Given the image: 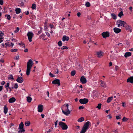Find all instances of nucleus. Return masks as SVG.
<instances>
[{"mask_svg": "<svg viewBox=\"0 0 133 133\" xmlns=\"http://www.w3.org/2000/svg\"><path fill=\"white\" fill-rule=\"evenodd\" d=\"M62 112L65 115H68L69 114L70 111L69 109V104L67 103L64 104L62 107Z\"/></svg>", "mask_w": 133, "mask_h": 133, "instance_id": "f257e3e1", "label": "nucleus"}, {"mask_svg": "<svg viewBox=\"0 0 133 133\" xmlns=\"http://www.w3.org/2000/svg\"><path fill=\"white\" fill-rule=\"evenodd\" d=\"M33 62L32 60L30 59L27 63L26 75H29L30 74V70L33 65Z\"/></svg>", "mask_w": 133, "mask_h": 133, "instance_id": "f03ea898", "label": "nucleus"}, {"mask_svg": "<svg viewBox=\"0 0 133 133\" xmlns=\"http://www.w3.org/2000/svg\"><path fill=\"white\" fill-rule=\"evenodd\" d=\"M91 123L89 121H88L85 123L80 132V133H85L87 130L88 129Z\"/></svg>", "mask_w": 133, "mask_h": 133, "instance_id": "7ed1b4c3", "label": "nucleus"}, {"mask_svg": "<svg viewBox=\"0 0 133 133\" xmlns=\"http://www.w3.org/2000/svg\"><path fill=\"white\" fill-rule=\"evenodd\" d=\"M59 125L62 129L64 130H66L67 129L68 127L65 123L62 122H59Z\"/></svg>", "mask_w": 133, "mask_h": 133, "instance_id": "20e7f679", "label": "nucleus"}, {"mask_svg": "<svg viewBox=\"0 0 133 133\" xmlns=\"http://www.w3.org/2000/svg\"><path fill=\"white\" fill-rule=\"evenodd\" d=\"M116 24L118 27H119L120 26H122L124 27V25L126 24V23L124 21L121 20H118L117 21Z\"/></svg>", "mask_w": 133, "mask_h": 133, "instance_id": "39448f33", "label": "nucleus"}, {"mask_svg": "<svg viewBox=\"0 0 133 133\" xmlns=\"http://www.w3.org/2000/svg\"><path fill=\"white\" fill-rule=\"evenodd\" d=\"M24 126V125L23 122H21L19 125L18 129H20V130L18 131V133H22V132L25 131V130L23 129Z\"/></svg>", "mask_w": 133, "mask_h": 133, "instance_id": "423d86ee", "label": "nucleus"}, {"mask_svg": "<svg viewBox=\"0 0 133 133\" xmlns=\"http://www.w3.org/2000/svg\"><path fill=\"white\" fill-rule=\"evenodd\" d=\"M104 55V53L102 51L99 50L96 52L95 55L96 56L99 58H101L103 57Z\"/></svg>", "mask_w": 133, "mask_h": 133, "instance_id": "0eeeda50", "label": "nucleus"}, {"mask_svg": "<svg viewBox=\"0 0 133 133\" xmlns=\"http://www.w3.org/2000/svg\"><path fill=\"white\" fill-rule=\"evenodd\" d=\"M29 41L31 42L32 41V38L34 36V34L32 32H29L27 34Z\"/></svg>", "mask_w": 133, "mask_h": 133, "instance_id": "6e6552de", "label": "nucleus"}, {"mask_svg": "<svg viewBox=\"0 0 133 133\" xmlns=\"http://www.w3.org/2000/svg\"><path fill=\"white\" fill-rule=\"evenodd\" d=\"M88 101V99L85 98L80 99L79 100L80 103L82 104H85L87 103Z\"/></svg>", "mask_w": 133, "mask_h": 133, "instance_id": "1a4fd4ad", "label": "nucleus"}, {"mask_svg": "<svg viewBox=\"0 0 133 133\" xmlns=\"http://www.w3.org/2000/svg\"><path fill=\"white\" fill-rule=\"evenodd\" d=\"M52 83L53 84H57L59 86L60 85V81L58 79H56L52 82Z\"/></svg>", "mask_w": 133, "mask_h": 133, "instance_id": "9d476101", "label": "nucleus"}, {"mask_svg": "<svg viewBox=\"0 0 133 133\" xmlns=\"http://www.w3.org/2000/svg\"><path fill=\"white\" fill-rule=\"evenodd\" d=\"M80 81L81 83L83 84L86 83L87 82L86 79L84 76H82L81 77Z\"/></svg>", "mask_w": 133, "mask_h": 133, "instance_id": "9b49d317", "label": "nucleus"}, {"mask_svg": "<svg viewBox=\"0 0 133 133\" xmlns=\"http://www.w3.org/2000/svg\"><path fill=\"white\" fill-rule=\"evenodd\" d=\"M102 35L104 38L107 37L109 36L110 35L109 32L108 31L104 32L102 33Z\"/></svg>", "mask_w": 133, "mask_h": 133, "instance_id": "f8f14e48", "label": "nucleus"}, {"mask_svg": "<svg viewBox=\"0 0 133 133\" xmlns=\"http://www.w3.org/2000/svg\"><path fill=\"white\" fill-rule=\"evenodd\" d=\"M124 27L126 30H128L130 32H131V28L130 26L126 24L124 26Z\"/></svg>", "mask_w": 133, "mask_h": 133, "instance_id": "ddd939ff", "label": "nucleus"}, {"mask_svg": "<svg viewBox=\"0 0 133 133\" xmlns=\"http://www.w3.org/2000/svg\"><path fill=\"white\" fill-rule=\"evenodd\" d=\"M113 30L114 32L116 34L119 33L121 31V29L116 27L114 28Z\"/></svg>", "mask_w": 133, "mask_h": 133, "instance_id": "4468645a", "label": "nucleus"}, {"mask_svg": "<svg viewBox=\"0 0 133 133\" xmlns=\"http://www.w3.org/2000/svg\"><path fill=\"white\" fill-rule=\"evenodd\" d=\"M16 80L18 82L22 83L23 82L24 80L22 77H18Z\"/></svg>", "mask_w": 133, "mask_h": 133, "instance_id": "2eb2a0df", "label": "nucleus"}, {"mask_svg": "<svg viewBox=\"0 0 133 133\" xmlns=\"http://www.w3.org/2000/svg\"><path fill=\"white\" fill-rule=\"evenodd\" d=\"M69 37L66 35H64L62 37V41L63 42H65V41H68L69 39Z\"/></svg>", "mask_w": 133, "mask_h": 133, "instance_id": "dca6fc26", "label": "nucleus"}, {"mask_svg": "<svg viewBox=\"0 0 133 133\" xmlns=\"http://www.w3.org/2000/svg\"><path fill=\"white\" fill-rule=\"evenodd\" d=\"M38 111L39 112H41L43 111V105H39L38 107Z\"/></svg>", "mask_w": 133, "mask_h": 133, "instance_id": "f3484780", "label": "nucleus"}, {"mask_svg": "<svg viewBox=\"0 0 133 133\" xmlns=\"http://www.w3.org/2000/svg\"><path fill=\"white\" fill-rule=\"evenodd\" d=\"M16 100L15 98L14 97H12L10 98L9 100V103H11L15 102Z\"/></svg>", "mask_w": 133, "mask_h": 133, "instance_id": "a211bd4d", "label": "nucleus"}, {"mask_svg": "<svg viewBox=\"0 0 133 133\" xmlns=\"http://www.w3.org/2000/svg\"><path fill=\"white\" fill-rule=\"evenodd\" d=\"M131 55V53L130 52H125L124 55V56L125 57H128L130 56Z\"/></svg>", "mask_w": 133, "mask_h": 133, "instance_id": "6ab92c4d", "label": "nucleus"}, {"mask_svg": "<svg viewBox=\"0 0 133 133\" xmlns=\"http://www.w3.org/2000/svg\"><path fill=\"white\" fill-rule=\"evenodd\" d=\"M127 82H130L131 83H133V77H131L129 78L127 80Z\"/></svg>", "mask_w": 133, "mask_h": 133, "instance_id": "aec40b11", "label": "nucleus"}, {"mask_svg": "<svg viewBox=\"0 0 133 133\" xmlns=\"http://www.w3.org/2000/svg\"><path fill=\"white\" fill-rule=\"evenodd\" d=\"M15 10L16 13L17 14H19L20 13L21 11L20 9L18 8H16Z\"/></svg>", "mask_w": 133, "mask_h": 133, "instance_id": "412c9836", "label": "nucleus"}, {"mask_svg": "<svg viewBox=\"0 0 133 133\" xmlns=\"http://www.w3.org/2000/svg\"><path fill=\"white\" fill-rule=\"evenodd\" d=\"M8 111V108L6 105H4V112L6 114Z\"/></svg>", "mask_w": 133, "mask_h": 133, "instance_id": "4be33fe9", "label": "nucleus"}, {"mask_svg": "<svg viewBox=\"0 0 133 133\" xmlns=\"http://www.w3.org/2000/svg\"><path fill=\"white\" fill-rule=\"evenodd\" d=\"M101 86L104 87L106 86V84L105 82L102 81H101Z\"/></svg>", "mask_w": 133, "mask_h": 133, "instance_id": "5701e85b", "label": "nucleus"}, {"mask_svg": "<svg viewBox=\"0 0 133 133\" xmlns=\"http://www.w3.org/2000/svg\"><path fill=\"white\" fill-rule=\"evenodd\" d=\"M113 99V97L111 96L110 97H109L107 101V102L108 103H110L111 101Z\"/></svg>", "mask_w": 133, "mask_h": 133, "instance_id": "b1692460", "label": "nucleus"}, {"mask_svg": "<svg viewBox=\"0 0 133 133\" xmlns=\"http://www.w3.org/2000/svg\"><path fill=\"white\" fill-rule=\"evenodd\" d=\"M5 16L6 17V19L8 20H10L11 17L10 15L6 14L5 15Z\"/></svg>", "mask_w": 133, "mask_h": 133, "instance_id": "393cba45", "label": "nucleus"}, {"mask_svg": "<svg viewBox=\"0 0 133 133\" xmlns=\"http://www.w3.org/2000/svg\"><path fill=\"white\" fill-rule=\"evenodd\" d=\"M84 120V118L83 117H81V118L78 119V121L79 122H81L83 121Z\"/></svg>", "mask_w": 133, "mask_h": 133, "instance_id": "a878e982", "label": "nucleus"}, {"mask_svg": "<svg viewBox=\"0 0 133 133\" xmlns=\"http://www.w3.org/2000/svg\"><path fill=\"white\" fill-rule=\"evenodd\" d=\"M30 122L29 121L26 122L25 123V125L26 126H29L30 125Z\"/></svg>", "mask_w": 133, "mask_h": 133, "instance_id": "bb28decb", "label": "nucleus"}, {"mask_svg": "<svg viewBox=\"0 0 133 133\" xmlns=\"http://www.w3.org/2000/svg\"><path fill=\"white\" fill-rule=\"evenodd\" d=\"M111 16L112 18L114 19H116V16L114 14H111Z\"/></svg>", "mask_w": 133, "mask_h": 133, "instance_id": "cd10ccee", "label": "nucleus"}, {"mask_svg": "<svg viewBox=\"0 0 133 133\" xmlns=\"http://www.w3.org/2000/svg\"><path fill=\"white\" fill-rule=\"evenodd\" d=\"M31 8L32 10L36 9V5L35 4H32L31 6Z\"/></svg>", "mask_w": 133, "mask_h": 133, "instance_id": "c85d7f7f", "label": "nucleus"}, {"mask_svg": "<svg viewBox=\"0 0 133 133\" xmlns=\"http://www.w3.org/2000/svg\"><path fill=\"white\" fill-rule=\"evenodd\" d=\"M32 100V98L30 97H27V101L28 102H30Z\"/></svg>", "mask_w": 133, "mask_h": 133, "instance_id": "c756f323", "label": "nucleus"}, {"mask_svg": "<svg viewBox=\"0 0 133 133\" xmlns=\"http://www.w3.org/2000/svg\"><path fill=\"white\" fill-rule=\"evenodd\" d=\"M5 47L6 48L7 47H10L11 46V45L9 42L5 43Z\"/></svg>", "mask_w": 133, "mask_h": 133, "instance_id": "7c9ffc66", "label": "nucleus"}, {"mask_svg": "<svg viewBox=\"0 0 133 133\" xmlns=\"http://www.w3.org/2000/svg\"><path fill=\"white\" fill-rule=\"evenodd\" d=\"M101 105L102 104L101 103H99L98 104L97 106H96V107L99 110H100L101 109Z\"/></svg>", "mask_w": 133, "mask_h": 133, "instance_id": "2f4dec72", "label": "nucleus"}, {"mask_svg": "<svg viewBox=\"0 0 133 133\" xmlns=\"http://www.w3.org/2000/svg\"><path fill=\"white\" fill-rule=\"evenodd\" d=\"M58 44L59 46H61L62 44V41H59L58 42Z\"/></svg>", "mask_w": 133, "mask_h": 133, "instance_id": "473e14b6", "label": "nucleus"}, {"mask_svg": "<svg viewBox=\"0 0 133 133\" xmlns=\"http://www.w3.org/2000/svg\"><path fill=\"white\" fill-rule=\"evenodd\" d=\"M68 49V48L66 46H63L61 48L62 50Z\"/></svg>", "mask_w": 133, "mask_h": 133, "instance_id": "72a5a7b5", "label": "nucleus"}, {"mask_svg": "<svg viewBox=\"0 0 133 133\" xmlns=\"http://www.w3.org/2000/svg\"><path fill=\"white\" fill-rule=\"evenodd\" d=\"M18 50L17 49H11V51L12 52H17Z\"/></svg>", "mask_w": 133, "mask_h": 133, "instance_id": "f704fd0d", "label": "nucleus"}, {"mask_svg": "<svg viewBox=\"0 0 133 133\" xmlns=\"http://www.w3.org/2000/svg\"><path fill=\"white\" fill-rule=\"evenodd\" d=\"M123 15V14L122 11H121L119 13L118 16L120 17H121Z\"/></svg>", "mask_w": 133, "mask_h": 133, "instance_id": "c9c22d12", "label": "nucleus"}, {"mask_svg": "<svg viewBox=\"0 0 133 133\" xmlns=\"http://www.w3.org/2000/svg\"><path fill=\"white\" fill-rule=\"evenodd\" d=\"M8 79H12L13 80L14 78L13 77V76L12 75H9V77L8 78Z\"/></svg>", "mask_w": 133, "mask_h": 133, "instance_id": "e433bc0d", "label": "nucleus"}, {"mask_svg": "<svg viewBox=\"0 0 133 133\" xmlns=\"http://www.w3.org/2000/svg\"><path fill=\"white\" fill-rule=\"evenodd\" d=\"M85 5L87 7H89L90 6V4L89 2H87L86 3Z\"/></svg>", "mask_w": 133, "mask_h": 133, "instance_id": "4c0bfd02", "label": "nucleus"}, {"mask_svg": "<svg viewBox=\"0 0 133 133\" xmlns=\"http://www.w3.org/2000/svg\"><path fill=\"white\" fill-rule=\"evenodd\" d=\"M18 85L17 84V83H15L14 86V88L16 89H17L18 88Z\"/></svg>", "mask_w": 133, "mask_h": 133, "instance_id": "58836bf2", "label": "nucleus"}, {"mask_svg": "<svg viewBox=\"0 0 133 133\" xmlns=\"http://www.w3.org/2000/svg\"><path fill=\"white\" fill-rule=\"evenodd\" d=\"M75 74V71H72L71 72V75L72 76H74Z\"/></svg>", "mask_w": 133, "mask_h": 133, "instance_id": "ea45409f", "label": "nucleus"}, {"mask_svg": "<svg viewBox=\"0 0 133 133\" xmlns=\"http://www.w3.org/2000/svg\"><path fill=\"white\" fill-rule=\"evenodd\" d=\"M10 84L9 83H7L6 85H5V88H9Z\"/></svg>", "mask_w": 133, "mask_h": 133, "instance_id": "a19ab883", "label": "nucleus"}, {"mask_svg": "<svg viewBox=\"0 0 133 133\" xmlns=\"http://www.w3.org/2000/svg\"><path fill=\"white\" fill-rule=\"evenodd\" d=\"M44 30H48V27L47 25H44Z\"/></svg>", "mask_w": 133, "mask_h": 133, "instance_id": "79ce46f5", "label": "nucleus"}, {"mask_svg": "<svg viewBox=\"0 0 133 133\" xmlns=\"http://www.w3.org/2000/svg\"><path fill=\"white\" fill-rule=\"evenodd\" d=\"M58 122V120H57V121L55 122V127H56L57 126V124Z\"/></svg>", "mask_w": 133, "mask_h": 133, "instance_id": "37998d69", "label": "nucleus"}, {"mask_svg": "<svg viewBox=\"0 0 133 133\" xmlns=\"http://www.w3.org/2000/svg\"><path fill=\"white\" fill-rule=\"evenodd\" d=\"M49 75L52 77H55V75L52 74L51 72H50L49 73Z\"/></svg>", "mask_w": 133, "mask_h": 133, "instance_id": "c03bdc74", "label": "nucleus"}, {"mask_svg": "<svg viewBox=\"0 0 133 133\" xmlns=\"http://www.w3.org/2000/svg\"><path fill=\"white\" fill-rule=\"evenodd\" d=\"M19 58V56L18 55L17 56H16L15 57L14 59H15L16 60H18Z\"/></svg>", "mask_w": 133, "mask_h": 133, "instance_id": "a18cd8bd", "label": "nucleus"}, {"mask_svg": "<svg viewBox=\"0 0 133 133\" xmlns=\"http://www.w3.org/2000/svg\"><path fill=\"white\" fill-rule=\"evenodd\" d=\"M24 4V3L23 2H22L20 4V5L21 6H23Z\"/></svg>", "mask_w": 133, "mask_h": 133, "instance_id": "49530a36", "label": "nucleus"}, {"mask_svg": "<svg viewBox=\"0 0 133 133\" xmlns=\"http://www.w3.org/2000/svg\"><path fill=\"white\" fill-rule=\"evenodd\" d=\"M127 120V118L125 117H124L122 119V121H125Z\"/></svg>", "mask_w": 133, "mask_h": 133, "instance_id": "de8ad7c7", "label": "nucleus"}, {"mask_svg": "<svg viewBox=\"0 0 133 133\" xmlns=\"http://www.w3.org/2000/svg\"><path fill=\"white\" fill-rule=\"evenodd\" d=\"M50 27L51 28V29H52L53 28H54V25L52 24H50Z\"/></svg>", "mask_w": 133, "mask_h": 133, "instance_id": "09e8293b", "label": "nucleus"}, {"mask_svg": "<svg viewBox=\"0 0 133 133\" xmlns=\"http://www.w3.org/2000/svg\"><path fill=\"white\" fill-rule=\"evenodd\" d=\"M4 35V34L1 31H0V36H2Z\"/></svg>", "mask_w": 133, "mask_h": 133, "instance_id": "8fccbe9b", "label": "nucleus"}, {"mask_svg": "<svg viewBox=\"0 0 133 133\" xmlns=\"http://www.w3.org/2000/svg\"><path fill=\"white\" fill-rule=\"evenodd\" d=\"M3 38L0 37V43L3 41Z\"/></svg>", "mask_w": 133, "mask_h": 133, "instance_id": "3c124183", "label": "nucleus"}, {"mask_svg": "<svg viewBox=\"0 0 133 133\" xmlns=\"http://www.w3.org/2000/svg\"><path fill=\"white\" fill-rule=\"evenodd\" d=\"M116 118L117 119H119L121 118H120L119 117V116H116Z\"/></svg>", "mask_w": 133, "mask_h": 133, "instance_id": "603ef678", "label": "nucleus"}, {"mask_svg": "<svg viewBox=\"0 0 133 133\" xmlns=\"http://www.w3.org/2000/svg\"><path fill=\"white\" fill-rule=\"evenodd\" d=\"M59 71L58 70V69H57L56 70L54 71V72L56 74H57L58 73Z\"/></svg>", "mask_w": 133, "mask_h": 133, "instance_id": "864d4df0", "label": "nucleus"}, {"mask_svg": "<svg viewBox=\"0 0 133 133\" xmlns=\"http://www.w3.org/2000/svg\"><path fill=\"white\" fill-rule=\"evenodd\" d=\"M3 2L2 0H0V5H2L3 4Z\"/></svg>", "mask_w": 133, "mask_h": 133, "instance_id": "5fc2aeb1", "label": "nucleus"}, {"mask_svg": "<svg viewBox=\"0 0 133 133\" xmlns=\"http://www.w3.org/2000/svg\"><path fill=\"white\" fill-rule=\"evenodd\" d=\"M52 130L51 129H49L48 131H46L45 132L46 133H49Z\"/></svg>", "mask_w": 133, "mask_h": 133, "instance_id": "6e6d98bb", "label": "nucleus"}, {"mask_svg": "<svg viewBox=\"0 0 133 133\" xmlns=\"http://www.w3.org/2000/svg\"><path fill=\"white\" fill-rule=\"evenodd\" d=\"M5 45V44L4 43H2L1 45V47L2 48H3L4 46Z\"/></svg>", "mask_w": 133, "mask_h": 133, "instance_id": "4d7b16f0", "label": "nucleus"}, {"mask_svg": "<svg viewBox=\"0 0 133 133\" xmlns=\"http://www.w3.org/2000/svg\"><path fill=\"white\" fill-rule=\"evenodd\" d=\"M84 108V107L82 106H80L78 108L79 109H83Z\"/></svg>", "mask_w": 133, "mask_h": 133, "instance_id": "13d9d810", "label": "nucleus"}, {"mask_svg": "<svg viewBox=\"0 0 133 133\" xmlns=\"http://www.w3.org/2000/svg\"><path fill=\"white\" fill-rule=\"evenodd\" d=\"M0 62L3 63L4 62V60L3 59L1 58L0 59Z\"/></svg>", "mask_w": 133, "mask_h": 133, "instance_id": "bf43d9fd", "label": "nucleus"}, {"mask_svg": "<svg viewBox=\"0 0 133 133\" xmlns=\"http://www.w3.org/2000/svg\"><path fill=\"white\" fill-rule=\"evenodd\" d=\"M122 106L123 107H125L126 106V105L124 103V102H123L122 103Z\"/></svg>", "mask_w": 133, "mask_h": 133, "instance_id": "052dcab7", "label": "nucleus"}, {"mask_svg": "<svg viewBox=\"0 0 133 133\" xmlns=\"http://www.w3.org/2000/svg\"><path fill=\"white\" fill-rule=\"evenodd\" d=\"M77 15L79 17L81 15V13L79 12H78Z\"/></svg>", "mask_w": 133, "mask_h": 133, "instance_id": "680f3d73", "label": "nucleus"}, {"mask_svg": "<svg viewBox=\"0 0 133 133\" xmlns=\"http://www.w3.org/2000/svg\"><path fill=\"white\" fill-rule=\"evenodd\" d=\"M19 28L18 27H17V29L16 30V31H15V32H18L19 31Z\"/></svg>", "mask_w": 133, "mask_h": 133, "instance_id": "e2e57ef3", "label": "nucleus"}, {"mask_svg": "<svg viewBox=\"0 0 133 133\" xmlns=\"http://www.w3.org/2000/svg\"><path fill=\"white\" fill-rule=\"evenodd\" d=\"M129 10L131 12L132 11V7L131 6H130L129 8Z\"/></svg>", "mask_w": 133, "mask_h": 133, "instance_id": "0e129e2a", "label": "nucleus"}, {"mask_svg": "<svg viewBox=\"0 0 133 133\" xmlns=\"http://www.w3.org/2000/svg\"><path fill=\"white\" fill-rule=\"evenodd\" d=\"M28 50L27 49H26L24 50V52H28Z\"/></svg>", "mask_w": 133, "mask_h": 133, "instance_id": "69168bd1", "label": "nucleus"}, {"mask_svg": "<svg viewBox=\"0 0 133 133\" xmlns=\"http://www.w3.org/2000/svg\"><path fill=\"white\" fill-rule=\"evenodd\" d=\"M118 67L117 66H116L115 67V69L116 70H117L118 69Z\"/></svg>", "mask_w": 133, "mask_h": 133, "instance_id": "338daca9", "label": "nucleus"}, {"mask_svg": "<svg viewBox=\"0 0 133 133\" xmlns=\"http://www.w3.org/2000/svg\"><path fill=\"white\" fill-rule=\"evenodd\" d=\"M47 22H48L47 21H45V23H44V25H47Z\"/></svg>", "mask_w": 133, "mask_h": 133, "instance_id": "774afa93", "label": "nucleus"}]
</instances>
